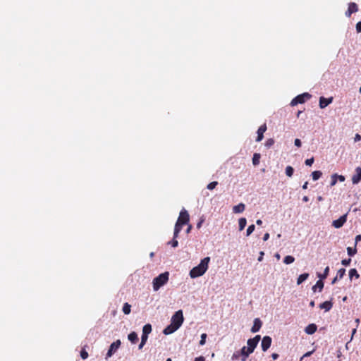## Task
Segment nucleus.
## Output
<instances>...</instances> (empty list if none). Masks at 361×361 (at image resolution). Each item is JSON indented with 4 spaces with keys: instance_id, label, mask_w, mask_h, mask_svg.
Wrapping results in <instances>:
<instances>
[{
    "instance_id": "338daca9",
    "label": "nucleus",
    "mask_w": 361,
    "mask_h": 361,
    "mask_svg": "<svg viewBox=\"0 0 361 361\" xmlns=\"http://www.w3.org/2000/svg\"><path fill=\"white\" fill-rule=\"evenodd\" d=\"M275 257H276L277 259H280V257H281V256H280V255H279V253H276V254L275 255Z\"/></svg>"
},
{
    "instance_id": "ea45409f",
    "label": "nucleus",
    "mask_w": 361,
    "mask_h": 361,
    "mask_svg": "<svg viewBox=\"0 0 361 361\" xmlns=\"http://www.w3.org/2000/svg\"><path fill=\"white\" fill-rule=\"evenodd\" d=\"M206 338H207V334H202L201 335V339H200V345H204V343L206 342Z\"/></svg>"
},
{
    "instance_id": "4468645a",
    "label": "nucleus",
    "mask_w": 361,
    "mask_h": 361,
    "mask_svg": "<svg viewBox=\"0 0 361 361\" xmlns=\"http://www.w3.org/2000/svg\"><path fill=\"white\" fill-rule=\"evenodd\" d=\"M262 322L259 318H256L254 320V324L252 327L251 328V331L252 333H256L259 331L260 328L262 327Z\"/></svg>"
},
{
    "instance_id": "2eb2a0df",
    "label": "nucleus",
    "mask_w": 361,
    "mask_h": 361,
    "mask_svg": "<svg viewBox=\"0 0 361 361\" xmlns=\"http://www.w3.org/2000/svg\"><path fill=\"white\" fill-rule=\"evenodd\" d=\"M317 326L314 324H310L307 325L305 329V332L307 334L312 335L317 331Z\"/></svg>"
},
{
    "instance_id": "5fc2aeb1",
    "label": "nucleus",
    "mask_w": 361,
    "mask_h": 361,
    "mask_svg": "<svg viewBox=\"0 0 361 361\" xmlns=\"http://www.w3.org/2000/svg\"><path fill=\"white\" fill-rule=\"evenodd\" d=\"M279 357V355L277 353H274L271 354V357L273 360H276V359H278Z\"/></svg>"
},
{
    "instance_id": "4c0bfd02",
    "label": "nucleus",
    "mask_w": 361,
    "mask_h": 361,
    "mask_svg": "<svg viewBox=\"0 0 361 361\" xmlns=\"http://www.w3.org/2000/svg\"><path fill=\"white\" fill-rule=\"evenodd\" d=\"M218 185V182L217 181H213V182H211L210 183H209L207 186V188L208 190H213L216 188V186Z\"/></svg>"
},
{
    "instance_id": "39448f33",
    "label": "nucleus",
    "mask_w": 361,
    "mask_h": 361,
    "mask_svg": "<svg viewBox=\"0 0 361 361\" xmlns=\"http://www.w3.org/2000/svg\"><path fill=\"white\" fill-rule=\"evenodd\" d=\"M260 339L261 336L259 335H257L254 338L247 340V348L248 349V353H253Z\"/></svg>"
},
{
    "instance_id": "4d7b16f0",
    "label": "nucleus",
    "mask_w": 361,
    "mask_h": 361,
    "mask_svg": "<svg viewBox=\"0 0 361 361\" xmlns=\"http://www.w3.org/2000/svg\"><path fill=\"white\" fill-rule=\"evenodd\" d=\"M195 361H204V358L201 356V357L195 358Z\"/></svg>"
},
{
    "instance_id": "a18cd8bd",
    "label": "nucleus",
    "mask_w": 361,
    "mask_h": 361,
    "mask_svg": "<svg viewBox=\"0 0 361 361\" xmlns=\"http://www.w3.org/2000/svg\"><path fill=\"white\" fill-rule=\"evenodd\" d=\"M147 338H148V335L142 334V338H141V341L142 343H146V342L147 341Z\"/></svg>"
},
{
    "instance_id": "de8ad7c7",
    "label": "nucleus",
    "mask_w": 361,
    "mask_h": 361,
    "mask_svg": "<svg viewBox=\"0 0 361 361\" xmlns=\"http://www.w3.org/2000/svg\"><path fill=\"white\" fill-rule=\"evenodd\" d=\"M337 180H340L341 182H343L345 180V176L342 175H338L336 173Z\"/></svg>"
},
{
    "instance_id": "dca6fc26",
    "label": "nucleus",
    "mask_w": 361,
    "mask_h": 361,
    "mask_svg": "<svg viewBox=\"0 0 361 361\" xmlns=\"http://www.w3.org/2000/svg\"><path fill=\"white\" fill-rule=\"evenodd\" d=\"M245 209V205L243 203H240L233 207L234 213H242Z\"/></svg>"
},
{
    "instance_id": "6ab92c4d",
    "label": "nucleus",
    "mask_w": 361,
    "mask_h": 361,
    "mask_svg": "<svg viewBox=\"0 0 361 361\" xmlns=\"http://www.w3.org/2000/svg\"><path fill=\"white\" fill-rule=\"evenodd\" d=\"M183 226V224H181L176 221V223L175 224V227H174V232H173L174 238H177L178 237V234L180 232Z\"/></svg>"
},
{
    "instance_id": "69168bd1",
    "label": "nucleus",
    "mask_w": 361,
    "mask_h": 361,
    "mask_svg": "<svg viewBox=\"0 0 361 361\" xmlns=\"http://www.w3.org/2000/svg\"><path fill=\"white\" fill-rule=\"evenodd\" d=\"M191 228H192V226L189 225L188 228H187V230H186V233H188L190 231Z\"/></svg>"
},
{
    "instance_id": "72a5a7b5",
    "label": "nucleus",
    "mask_w": 361,
    "mask_h": 361,
    "mask_svg": "<svg viewBox=\"0 0 361 361\" xmlns=\"http://www.w3.org/2000/svg\"><path fill=\"white\" fill-rule=\"evenodd\" d=\"M347 252H348V255L353 256L356 254L357 249H356V247L352 248L350 247H348L347 248Z\"/></svg>"
},
{
    "instance_id": "b1692460",
    "label": "nucleus",
    "mask_w": 361,
    "mask_h": 361,
    "mask_svg": "<svg viewBox=\"0 0 361 361\" xmlns=\"http://www.w3.org/2000/svg\"><path fill=\"white\" fill-rule=\"evenodd\" d=\"M247 224V220L245 218H240L238 221L239 231H243Z\"/></svg>"
},
{
    "instance_id": "f3484780",
    "label": "nucleus",
    "mask_w": 361,
    "mask_h": 361,
    "mask_svg": "<svg viewBox=\"0 0 361 361\" xmlns=\"http://www.w3.org/2000/svg\"><path fill=\"white\" fill-rule=\"evenodd\" d=\"M251 353H248V349L247 348V347H245V346L241 348V350H240V354L242 355L241 360L242 361H246L247 357Z\"/></svg>"
},
{
    "instance_id": "864d4df0",
    "label": "nucleus",
    "mask_w": 361,
    "mask_h": 361,
    "mask_svg": "<svg viewBox=\"0 0 361 361\" xmlns=\"http://www.w3.org/2000/svg\"><path fill=\"white\" fill-rule=\"evenodd\" d=\"M269 238V234L268 233H266L263 236V240L264 241H267Z\"/></svg>"
},
{
    "instance_id": "8fccbe9b",
    "label": "nucleus",
    "mask_w": 361,
    "mask_h": 361,
    "mask_svg": "<svg viewBox=\"0 0 361 361\" xmlns=\"http://www.w3.org/2000/svg\"><path fill=\"white\" fill-rule=\"evenodd\" d=\"M312 351H309L307 353H306L305 354L303 355V356L300 358V361H302V360L303 359V357H309L312 355Z\"/></svg>"
},
{
    "instance_id": "0eeeda50",
    "label": "nucleus",
    "mask_w": 361,
    "mask_h": 361,
    "mask_svg": "<svg viewBox=\"0 0 361 361\" xmlns=\"http://www.w3.org/2000/svg\"><path fill=\"white\" fill-rule=\"evenodd\" d=\"M190 216L188 212L185 209H182L180 212L177 222L181 224H188L189 223Z\"/></svg>"
},
{
    "instance_id": "79ce46f5",
    "label": "nucleus",
    "mask_w": 361,
    "mask_h": 361,
    "mask_svg": "<svg viewBox=\"0 0 361 361\" xmlns=\"http://www.w3.org/2000/svg\"><path fill=\"white\" fill-rule=\"evenodd\" d=\"M314 163V157H312L310 159H307L305 160V164L307 166H312V164Z\"/></svg>"
},
{
    "instance_id": "cd10ccee",
    "label": "nucleus",
    "mask_w": 361,
    "mask_h": 361,
    "mask_svg": "<svg viewBox=\"0 0 361 361\" xmlns=\"http://www.w3.org/2000/svg\"><path fill=\"white\" fill-rule=\"evenodd\" d=\"M294 261H295V258L291 255H287L283 259V262L286 264H290L294 262Z\"/></svg>"
},
{
    "instance_id": "3c124183",
    "label": "nucleus",
    "mask_w": 361,
    "mask_h": 361,
    "mask_svg": "<svg viewBox=\"0 0 361 361\" xmlns=\"http://www.w3.org/2000/svg\"><path fill=\"white\" fill-rule=\"evenodd\" d=\"M354 140H355V142L360 141L361 140V135L358 133L355 134Z\"/></svg>"
},
{
    "instance_id": "412c9836",
    "label": "nucleus",
    "mask_w": 361,
    "mask_h": 361,
    "mask_svg": "<svg viewBox=\"0 0 361 361\" xmlns=\"http://www.w3.org/2000/svg\"><path fill=\"white\" fill-rule=\"evenodd\" d=\"M349 278L352 280L353 278L356 279L360 278V274L355 269H351L349 270Z\"/></svg>"
},
{
    "instance_id": "0e129e2a",
    "label": "nucleus",
    "mask_w": 361,
    "mask_h": 361,
    "mask_svg": "<svg viewBox=\"0 0 361 361\" xmlns=\"http://www.w3.org/2000/svg\"><path fill=\"white\" fill-rule=\"evenodd\" d=\"M145 343H142V342L141 341V343H140V345H139V349H142V347L145 345Z\"/></svg>"
},
{
    "instance_id": "a19ab883",
    "label": "nucleus",
    "mask_w": 361,
    "mask_h": 361,
    "mask_svg": "<svg viewBox=\"0 0 361 361\" xmlns=\"http://www.w3.org/2000/svg\"><path fill=\"white\" fill-rule=\"evenodd\" d=\"M351 262V259L350 258H348V259H343L341 261V264L344 266H348L350 264Z\"/></svg>"
},
{
    "instance_id": "e433bc0d",
    "label": "nucleus",
    "mask_w": 361,
    "mask_h": 361,
    "mask_svg": "<svg viewBox=\"0 0 361 361\" xmlns=\"http://www.w3.org/2000/svg\"><path fill=\"white\" fill-rule=\"evenodd\" d=\"M80 357L83 360H85L88 357V353L86 351V350L84 348L80 351Z\"/></svg>"
},
{
    "instance_id": "13d9d810",
    "label": "nucleus",
    "mask_w": 361,
    "mask_h": 361,
    "mask_svg": "<svg viewBox=\"0 0 361 361\" xmlns=\"http://www.w3.org/2000/svg\"><path fill=\"white\" fill-rule=\"evenodd\" d=\"M315 305V303H314V300H312L310 302V306L311 307H314Z\"/></svg>"
},
{
    "instance_id": "ddd939ff",
    "label": "nucleus",
    "mask_w": 361,
    "mask_h": 361,
    "mask_svg": "<svg viewBox=\"0 0 361 361\" xmlns=\"http://www.w3.org/2000/svg\"><path fill=\"white\" fill-rule=\"evenodd\" d=\"M361 180V167L355 169V173L352 176V182L353 184H357Z\"/></svg>"
},
{
    "instance_id": "680f3d73",
    "label": "nucleus",
    "mask_w": 361,
    "mask_h": 361,
    "mask_svg": "<svg viewBox=\"0 0 361 361\" xmlns=\"http://www.w3.org/2000/svg\"><path fill=\"white\" fill-rule=\"evenodd\" d=\"M307 185H308V182H305L303 185H302V188L303 189H307Z\"/></svg>"
},
{
    "instance_id": "f03ea898",
    "label": "nucleus",
    "mask_w": 361,
    "mask_h": 361,
    "mask_svg": "<svg viewBox=\"0 0 361 361\" xmlns=\"http://www.w3.org/2000/svg\"><path fill=\"white\" fill-rule=\"evenodd\" d=\"M210 257H207L202 259L200 263L190 271V276L195 279L202 276L208 269Z\"/></svg>"
},
{
    "instance_id": "c756f323",
    "label": "nucleus",
    "mask_w": 361,
    "mask_h": 361,
    "mask_svg": "<svg viewBox=\"0 0 361 361\" xmlns=\"http://www.w3.org/2000/svg\"><path fill=\"white\" fill-rule=\"evenodd\" d=\"M329 272V267H326L324 269L323 274H319L318 276L320 278V279H326L328 276Z\"/></svg>"
},
{
    "instance_id": "4be33fe9",
    "label": "nucleus",
    "mask_w": 361,
    "mask_h": 361,
    "mask_svg": "<svg viewBox=\"0 0 361 361\" xmlns=\"http://www.w3.org/2000/svg\"><path fill=\"white\" fill-rule=\"evenodd\" d=\"M308 277H309V274H307V273H304V274H300L297 279V284L298 285L301 284L302 282H304L305 280H307L308 279Z\"/></svg>"
},
{
    "instance_id": "423d86ee",
    "label": "nucleus",
    "mask_w": 361,
    "mask_h": 361,
    "mask_svg": "<svg viewBox=\"0 0 361 361\" xmlns=\"http://www.w3.org/2000/svg\"><path fill=\"white\" fill-rule=\"evenodd\" d=\"M121 344V342L120 340H116V341L113 342L111 344L109 349L106 353V359H108L109 357H111L113 354L115 353L116 350L120 348Z\"/></svg>"
},
{
    "instance_id": "bb28decb",
    "label": "nucleus",
    "mask_w": 361,
    "mask_h": 361,
    "mask_svg": "<svg viewBox=\"0 0 361 361\" xmlns=\"http://www.w3.org/2000/svg\"><path fill=\"white\" fill-rule=\"evenodd\" d=\"M131 311V305L128 302L124 303L123 307V312L125 314H129Z\"/></svg>"
},
{
    "instance_id": "7c9ffc66",
    "label": "nucleus",
    "mask_w": 361,
    "mask_h": 361,
    "mask_svg": "<svg viewBox=\"0 0 361 361\" xmlns=\"http://www.w3.org/2000/svg\"><path fill=\"white\" fill-rule=\"evenodd\" d=\"M293 172H294V169L292 166H288L286 168V174L288 176V177H291L293 174Z\"/></svg>"
},
{
    "instance_id": "1a4fd4ad",
    "label": "nucleus",
    "mask_w": 361,
    "mask_h": 361,
    "mask_svg": "<svg viewBox=\"0 0 361 361\" xmlns=\"http://www.w3.org/2000/svg\"><path fill=\"white\" fill-rule=\"evenodd\" d=\"M271 338L269 336H264L262 341L261 346L263 351H267L271 346Z\"/></svg>"
},
{
    "instance_id": "f257e3e1",
    "label": "nucleus",
    "mask_w": 361,
    "mask_h": 361,
    "mask_svg": "<svg viewBox=\"0 0 361 361\" xmlns=\"http://www.w3.org/2000/svg\"><path fill=\"white\" fill-rule=\"evenodd\" d=\"M184 321L183 314L182 310H178L172 316L171 324L167 326L163 331L165 335L171 334L178 330L182 325Z\"/></svg>"
},
{
    "instance_id": "f704fd0d",
    "label": "nucleus",
    "mask_w": 361,
    "mask_h": 361,
    "mask_svg": "<svg viewBox=\"0 0 361 361\" xmlns=\"http://www.w3.org/2000/svg\"><path fill=\"white\" fill-rule=\"evenodd\" d=\"M331 180L330 186L332 187V186H334L338 181L337 177H336V173L333 174L331 177Z\"/></svg>"
},
{
    "instance_id": "58836bf2",
    "label": "nucleus",
    "mask_w": 361,
    "mask_h": 361,
    "mask_svg": "<svg viewBox=\"0 0 361 361\" xmlns=\"http://www.w3.org/2000/svg\"><path fill=\"white\" fill-rule=\"evenodd\" d=\"M168 244L171 245V246H172L173 247H176L178 246V240H176V238H173V240H172L171 241H170V242H169V243H168Z\"/></svg>"
},
{
    "instance_id": "9b49d317",
    "label": "nucleus",
    "mask_w": 361,
    "mask_h": 361,
    "mask_svg": "<svg viewBox=\"0 0 361 361\" xmlns=\"http://www.w3.org/2000/svg\"><path fill=\"white\" fill-rule=\"evenodd\" d=\"M267 129V128L266 123H264L258 128L257 132V137L256 138V142H260L262 140V139L264 137V133H265Z\"/></svg>"
},
{
    "instance_id": "774afa93",
    "label": "nucleus",
    "mask_w": 361,
    "mask_h": 361,
    "mask_svg": "<svg viewBox=\"0 0 361 361\" xmlns=\"http://www.w3.org/2000/svg\"><path fill=\"white\" fill-rule=\"evenodd\" d=\"M166 361H171V358H168V359L166 360Z\"/></svg>"
},
{
    "instance_id": "393cba45",
    "label": "nucleus",
    "mask_w": 361,
    "mask_h": 361,
    "mask_svg": "<svg viewBox=\"0 0 361 361\" xmlns=\"http://www.w3.org/2000/svg\"><path fill=\"white\" fill-rule=\"evenodd\" d=\"M261 155L259 153H255L252 157V164L254 166H257L259 164Z\"/></svg>"
},
{
    "instance_id": "f8f14e48",
    "label": "nucleus",
    "mask_w": 361,
    "mask_h": 361,
    "mask_svg": "<svg viewBox=\"0 0 361 361\" xmlns=\"http://www.w3.org/2000/svg\"><path fill=\"white\" fill-rule=\"evenodd\" d=\"M333 102V97H331L329 98H325L324 97H321L319 98V107L321 109H324L329 104H331Z\"/></svg>"
},
{
    "instance_id": "6e6552de",
    "label": "nucleus",
    "mask_w": 361,
    "mask_h": 361,
    "mask_svg": "<svg viewBox=\"0 0 361 361\" xmlns=\"http://www.w3.org/2000/svg\"><path fill=\"white\" fill-rule=\"evenodd\" d=\"M347 221V214L341 216L339 219L333 221L332 226L336 228H341Z\"/></svg>"
},
{
    "instance_id": "473e14b6",
    "label": "nucleus",
    "mask_w": 361,
    "mask_h": 361,
    "mask_svg": "<svg viewBox=\"0 0 361 361\" xmlns=\"http://www.w3.org/2000/svg\"><path fill=\"white\" fill-rule=\"evenodd\" d=\"M275 141L273 138H269L267 140V141L265 142V144L264 145L267 147V148H270L271 146L274 145Z\"/></svg>"
},
{
    "instance_id": "20e7f679",
    "label": "nucleus",
    "mask_w": 361,
    "mask_h": 361,
    "mask_svg": "<svg viewBox=\"0 0 361 361\" xmlns=\"http://www.w3.org/2000/svg\"><path fill=\"white\" fill-rule=\"evenodd\" d=\"M311 98V94H310L307 92L301 94L295 97L294 99H292L290 102L291 106H295L298 104H303L305 102L306 100Z\"/></svg>"
},
{
    "instance_id": "6e6d98bb",
    "label": "nucleus",
    "mask_w": 361,
    "mask_h": 361,
    "mask_svg": "<svg viewBox=\"0 0 361 361\" xmlns=\"http://www.w3.org/2000/svg\"><path fill=\"white\" fill-rule=\"evenodd\" d=\"M238 357H239V355H238V352L235 353L233 355V356H232V360H237V359H238Z\"/></svg>"
},
{
    "instance_id": "a878e982",
    "label": "nucleus",
    "mask_w": 361,
    "mask_h": 361,
    "mask_svg": "<svg viewBox=\"0 0 361 361\" xmlns=\"http://www.w3.org/2000/svg\"><path fill=\"white\" fill-rule=\"evenodd\" d=\"M152 331V326L149 324H145L142 328V334L149 335Z\"/></svg>"
},
{
    "instance_id": "c03bdc74",
    "label": "nucleus",
    "mask_w": 361,
    "mask_h": 361,
    "mask_svg": "<svg viewBox=\"0 0 361 361\" xmlns=\"http://www.w3.org/2000/svg\"><path fill=\"white\" fill-rule=\"evenodd\" d=\"M294 144L295 146L300 147H301L302 142L300 139L296 138L294 141Z\"/></svg>"
},
{
    "instance_id": "37998d69",
    "label": "nucleus",
    "mask_w": 361,
    "mask_h": 361,
    "mask_svg": "<svg viewBox=\"0 0 361 361\" xmlns=\"http://www.w3.org/2000/svg\"><path fill=\"white\" fill-rule=\"evenodd\" d=\"M204 221V217L202 216L200 219L199 222L197 224V228H200L202 226V224H203Z\"/></svg>"
},
{
    "instance_id": "09e8293b",
    "label": "nucleus",
    "mask_w": 361,
    "mask_h": 361,
    "mask_svg": "<svg viewBox=\"0 0 361 361\" xmlns=\"http://www.w3.org/2000/svg\"><path fill=\"white\" fill-rule=\"evenodd\" d=\"M264 252L263 251H261V252H259V257H258V261H259V262H262V261L263 260V257H264Z\"/></svg>"
},
{
    "instance_id": "9d476101",
    "label": "nucleus",
    "mask_w": 361,
    "mask_h": 361,
    "mask_svg": "<svg viewBox=\"0 0 361 361\" xmlns=\"http://www.w3.org/2000/svg\"><path fill=\"white\" fill-rule=\"evenodd\" d=\"M357 11V5L354 2H351L348 4V8L345 12V16L350 18L353 13H356Z\"/></svg>"
},
{
    "instance_id": "aec40b11",
    "label": "nucleus",
    "mask_w": 361,
    "mask_h": 361,
    "mask_svg": "<svg viewBox=\"0 0 361 361\" xmlns=\"http://www.w3.org/2000/svg\"><path fill=\"white\" fill-rule=\"evenodd\" d=\"M128 338V340L133 343H136L138 341L137 334L135 331L130 333Z\"/></svg>"
},
{
    "instance_id": "5701e85b",
    "label": "nucleus",
    "mask_w": 361,
    "mask_h": 361,
    "mask_svg": "<svg viewBox=\"0 0 361 361\" xmlns=\"http://www.w3.org/2000/svg\"><path fill=\"white\" fill-rule=\"evenodd\" d=\"M324 288V283L322 279L317 281L316 284L312 287L313 291H316L317 288H319V291H322Z\"/></svg>"
},
{
    "instance_id": "7ed1b4c3",
    "label": "nucleus",
    "mask_w": 361,
    "mask_h": 361,
    "mask_svg": "<svg viewBox=\"0 0 361 361\" xmlns=\"http://www.w3.org/2000/svg\"><path fill=\"white\" fill-rule=\"evenodd\" d=\"M169 274L166 271L153 279V289L154 291H157L161 286L166 284L169 281Z\"/></svg>"
},
{
    "instance_id": "bf43d9fd",
    "label": "nucleus",
    "mask_w": 361,
    "mask_h": 361,
    "mask_svg": "<svg viewBox=\"0 0 361 361\" xmlns=\"http://www.w3.org/2000/svg\"><path fill=\"white\" fill-rule=\"evenodd\" d=\"M308 200H309V198H308V197H307V196H304V197H302V201H303V202H307Z\"/></svg>"
},
{
    "instance_id": "c9c22d12",
    "label": "nucleus",
    "mask_w": 361,
    "mask_h": 361,
    "mask_svg": "<svg viewBox=\"0 0 361 361\" xmlns=\"http://www.w3.org/2000/svg\"><path fill=\"white\" fill-rule=\"evenodd\" d=\"M255 226L254 224L250 225L247 229L246 235L247 236H249L254 231H255Z\"/></svg>"
},
{
    "instance_id": "052dcab7",
    "label": "nucleus",
    "mask_w": 361,
    "mask_h": 361,
    "mask_svg": "<svg viewBox=\"0 0 361 361\" xmlns=\"http://www.w3.org/2000/svg\"><path fill=\"white\" fill-rule=\"evenodd\" d=\"M256 224L260 226L262 224V221L261 219H258L257 220Z\"/></svg>"
},
{
    "instance_id": "49530a36",
    "label": "nucleus",
    "mask_w": 361,
    "mask_h": 361,
    "mask_svg": "<svg viewBox=\"0 0 361 361\" xmlns=\"http://www.w3.org/2000/svg\"><path fill=\"white\" fill-rule=\"evenodd\" d=\"M356 30H357V32H361V21L358 22L356 24Z\"/></svg>"
},
{
    "instance_id": "c85d7f7f",
    "label": "nucleus",
    "mask_w": 361,
    "mask_h": 361,
    "mask_svg": "<svg viewBox=\"0 0 361 361\" xmlns=\"http://www.w3.org/2000/svg\"><path fill=\"white\" fill-rule=\"evenodd\" d=\"M322 173L320 171H314L312 173V177L314 180H317L321 178Z\"/></svg>"
},
{
    "instance_id": "603ef678",
    "label": "nucleus",
    "mask_w": 361,
    "mask_h": 361,
    "mask_svg": "<svg viewBox=\"0 0 361 361\" xmlns=\"http://www.w3.org/2000/svg\"><path fill=\"white\" fill-rule=\"evenodd\" d=\"M355 240V245H356L358 242H360L361 240V235H356Z\"/></svg>"
},
{
    "instance_id": "a211bd4d",
    "label": "nucleus",
    "mask_w": 361,
    "mask_h": 361,
    "mask_svg": "<svg viewBox=\"0 0 361 361\" xmlns=\"http://www.w3.org/2000/svg\"><path fill=\"white\" fill-rule=\"evenodd\" d=\"M332 306L333 303L331 301H325L319 305V307L325 310V311H329Z\"/></svg>"
},
{
    "instance_id": "2f4dec72",
    "label": "nucleus",
    "mask_w": 361,
    "mask_h": 361,
    "mask_svg": "<svg viewBox=\"0 0 361 361\" xmlns=\"http://www.w3.org/2000/svg\"><path fill=\"white\" fill-rule=\"evenodd\" d=\"M345 269L344 268H341L337 271L336 276L337 278H339V279H341L345 275Z\"/></svg>"
},
{
    "instance_id": "e2e57ef3",
    "label": "nucleus",
    "mask_w": 361,
    "mask_h": 361,
    "mask_svg": "<svg viewBox=\"0 0 361 361\" xmlns=\"http://www.w3.org/2000/svg\"><path fill=\"white\" fill-rule=\"evenodd\" d=\"M339 279V278H337V276H336V277L332 280V283H335Z\"/></svg>"
}]
</instances>
